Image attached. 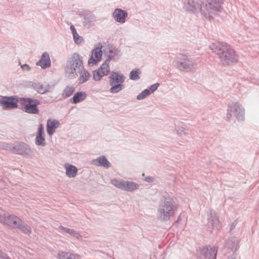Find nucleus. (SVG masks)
I'll return each mask as SVG.
<instances>
[{
	"label": "nucleus",
	"mask_w": 259,
	"mask_h": 259,
	"mask_svg": "<svg viewBox=\"0 0 259 259\" xmlns=\"http://www.w3.org/2000/svg\"><path fill=\"white\" fill-rule=\"evenodd\" d=\"M146 180L147 182H150V181H151V179H150V178H146Z\"/></svg>",
	"instance_id": "38"
},
{
	"label": "nucleus",
	"mask_w": 259,
	"mask_h": 259,
	"mask_svg": "<svg viewBox=\"0 0 259 259\" xmlns=\"http://www.w3.org/2000/svg\"><path fill=\"white\" fill-rule=\"evenodd\" d=\"M150 90L148 89H146L144 90L141 94H140L137 96V99L138 100H142L145 97H146L147 96L149 95L150 94Z\"/></svg>",
	"instance_id": "28"
},
{
	"label": "nucleus",
	"mask_w": 259,
	"mask_h": 259,
	"mask_svg": "<svg viewBox=\"0 0 259 259\" xmlns=\"http://www.w3.org/2000/svg\"><path fill=\"white\" fill-rule=\"evenodd\" d=\"M90 78V73L87 70H81L80 72V75L78 78L79 82L80 83H83L88 80Z\"/></svg>",
	"instance_id": "21"
},
{
	"label": "nucleus",
	"mask_w": 259,
	"mask_h": 259,
	"mask_svg": "<svg viewBox=\"0 0 259 259\" xmlns=\"http://www.w3.org/2000/svg\"><path fill=\"white\" fill-rule=\"evenodd\" d=\"M19 102L22 106V110L28 113L38 114L39 110L37 106L40 104L38 100H32L30 98H20Z\"/></svg>",
	"instance_id": "3"
},
{
	"label": "nucleus",
	"mask_w": 259,
	"mask_h": 259,
	"mask_svg": "<svg viewBox=\"0 0 259 259\" xmlns=\"http://www.w3.org/2000/svg\"><path fill=\"white\" fill-rule=\"evenodd\" d=\"M37 64H39L44 69L50 66L51 62L49 55L47 53H44Z\"/></svg>",
	"instance_id": "18"
},
{
	"label": "nucleus",
	"mask_w": 259,
	"mask_h": 259,
	"mask_svg": "<svg viewBox=\"0 0 259 259\" xmlns=\"http://www.w3.org/2000/svg\"><path fill=\"white\" fill-rule=\"evenodd\" d=\"M75 90L73 87H67L64 90L63 96L64 98H67L70 96L74 92Z\"/></svg>",
	"instance_id": "24"
},
{
	"label": "nucleus",
	"mask_w": 259,
	"mask_h": 259,
	"mask_svg": "<svg viewBox=\"0 0 259 259\" xmlns=\"http://www.w3.org/2000/svg\"><path fill=\"white\" fill-rule=\"evenodd\" d=\"M19 102L16 97H2L0 98V105L4 109L17 108Z\"/></svg>",
	"instance_id": "5"
},
{
	"label": "nucleus",
	"mask_w": 259,
	"mask_h": 259,
	"mask_svg": "<svg viewBox=\"0 0 259 259\" xmlns=\"http://www.w3.org/2000/svg\"><path fill=\"white\" fill-rule=\"evenodd\" d=\"M2 221V217L0 215V221Z\"/></svg>",
	"instance_id": "39"
},
{
	"label": "nucleus",
	"mask_w": 259,
	"mask_h": 259,
	"mask_svg": "<svg viewBox=\"0 0 259 259\" xmlns=\"http://www.w3.org/2000/svg\"><path fill=\"white\" fill-rule=\"evenodd\" d=\"M138 188V184L132 182L125 181L123 190L128 191H132L137 189Z\"/></svg>",
	"instance_id": "20"
},
{
	"label": "nucleus",
	"mask_w": 259,
	"mask_h": 259,
	"mask_svg": "<svg viewBox=\"0 0 259 259\" xmlns=\"http://www.w3.org/2000/svg\"><path fill=\"white\" fill-rule=\"evenodd\" d=\"M70 29L72 31L73 34H74L75 33H77L76 29L73 25H71L70 26Z\"/></svg>",
	"instance_id": "34"
},
{
	"label": "nucleus",
	"mask_w": 259,
	"mask_h": 259,
	"mask_svg": "<svg viewBox=\"0 0 259 259\" xmlns=\"http://www.w3.org/2000/svg\"><path fill=\"white\" fill-rule=\"evenodd\" d=\"M20 230H21L23 233L29 234L31 232L30 228L26 224L23 223L22 222L17 227Z\"/></svg>",
	"instance_id": "22"
},
{
	"label": "nucleus",
	"mask_w": 259,
	"mask_h": 259,
	"mask_svg": "<svg viewBox=\"0 0 259 259\" xmlns=\"http://www.w3.org/2000/svg\"><path fill=\"white\" fill-rule=\"evenodd\" d=\"M179 68L181 70H185L187 69V68L184 65V63H182L180 64V65L179 66Z\"/></svg>",
	"instance_id": "33"
},
{
	"label": "nucleus",
	"mask_w": 259,
	"mask_h": 259,
	"mask_svg": "<svg viewBox=\"0 0 259 259\" xmlns=\"http://www.w3.org/2000/svg\"><path fill=\"white\" fill-rule=\"evenodd\" d=\"M1 222L13 228H16L22 223V221L15 215H9L6 218L2 217Z\"/></svg>",
	"instance_id": "7"
},
{
	"label": "nucleus",
	"mask_w": 259,
	"mask_h": 259,
	"mask_svg": "<svg viewBox=\"0 0 259 259\" xmlns=\"http://www.w3.org/2000/svg\"><path fill=\"white\" fill-rule=\"evenodd\" d=\"M223 3V0H207V4L201 6V11L206 17L212 18L222 10Z\"/></svg>",
	"instance_id": "2"
},
{
	"label": "nucleus",
	"mask_w": 259,
	"mask_h": 259,
	"mask_svg": "<svg viewBox=\"0 0 259 259\" xmlns=\"http://www.w3.org/2000/svg\"><path fill=\"white\" fill-rule=\"evenodd\" d=\"M124 81V76L122 74L117 72H112L110 76V84L113 85L114 84H120Z\"/></svg>",
	"instance_id": "13"
},
{
	"label": "nucleus",
	"mask_w": 259,
	"mask_h": 259,
	"mask_svg": "<svg viewBox=\"0 0 259 259\" xmlns=\"http://www.w3.org/2000/svg\"><path fill=\"white\" fill-rule=\"evenodd\" d=\"M70 72L72 73L73 70L75 71L81 69L82 67V60L77 54H74L72 57Z\"/></svg>",
	"instance_id": "10"
},
{
	"label": "nucleus",
	"mask_w": 259,
	"mask_h": 259,
	"mask_svg": "<svg viewBox=\"0 0 259 259\" xmlns=\"http://www.w3.org/2000/svg\"><path fill=\"white\" fill-rule=\"evenodd\" d=\"M64 166L66 170V175L68 177L74 178L76 176L78 169L76 166L68 163H65Z\"/></svg>",
	"instance_id": "12"
},
{
	"label": "nucleus",
	"mask_w": 259,
	"mask_h": 259,
	"mask_svg": "<svg viewBox=\"0 0 259 259\" xmlns=\"http://www.w3.org/2000/svg\"><path fill=\"white\" fill-rule=\"evenodd\" d=\"M125 181L122 180L113 179L111 181V183L116 187L123 189Z\"/></svg>",
	"instance_id": "23"
},
{
	"label": "nucleus",
	"mask_w": 259,
	"mask_h": 259,
	"mask_svg": "<svg viewBox=\"0 0 259 259\" xmlns=\"http://www.w3.org/2000/svg\"><path fill=\"white\" fill-rule=\"evenodd\" d=\"M141 73L140 70L139 69H137L136 70H134L132 71L130 73V78L132 80H137L139 79V74Z\"/></svg>",
	"instance_id": "26"
},
{
	"label": "nucleus",
	"mask_w": 259,
	"mask_h": 259,
	"mask_svg": "<svg viewBox=\"0 0 259 259\" xmlns=\"http://www.w3.org/2000/svg\"><path fill=\"white\" fill-rule=\"evenodd\" d=\"M9 150L12 151L13 153L19 154H25L28 153L29 151L27 145L24 143H17L12 148L10 147Z\"/></svg>",
	"instance_id": "8"
},
{
	"label": "nucleus",
	"mask_w": 259,
	"mask_h": 259,
	"mask_svg": "<svg viewBox=\"0 0 259 259\" xmlns=\"http://www.w3.org/2000/svg\"><path fill=\"white\" fill-rule=\"evenodd\" d=\"M58 255L60 259H70L72 255L69 252L62 251L59 252Z\"/></svg>",
	"instance_id": "29"
},
{
	"label": "nucleus",
	"mask_w": 259,
	"mask_h": 259,
	"mask_svg": "<svg viewBox=\"0 0 259 259\" xmlns=\"http://www.w3.org/2000/svg\"><path fill=\"white\" fill-rule=\"evenodd\" d=\"M73 35L74 41H75L76 43L80 44L82 42V38L77 33H75L74 34H73Z\"/></svg>",
	"instance_id": "30"
},
{
	"label": "nucleus",
	"mask_w": 259,
	"mask_h": 259,
	"mask_svg": "<svg viewBox=\"0 0 259 259\" xmlns=\"http://www.w3.org/2000/svg\"><path fill=\"white\" fill-rule=\"evenodd\" d=\"M218 248L216 247H207L203 248V252L205 256L208 258L215 259Z\"/></svg>",
	"instance_id": "16"
},
{
	"label": "nucleus",
	"mask_w": 259,
	"mask_h": 259,
	"mask_svg": "<svg viewBox=\"0 0 259 259\" xmlns=\"http://www.w3.org/2000/svg\"><path fill=\"white\" fill-rule=\"evenodd\" d=\"M59 229L69 234H73L74 233V231L73 230L65 228L61 226L59 227Z\"/></svg>",
	"instance_id": "31"
},
{
	"label": "nucleus",
	"mask_w": 259,
	"mask_h": 259,
	"mask_svg": "<svg viewBox=\"0 0 259 259\" xmlns=\"http://www.w3.org/2000/svg\"><path fill=\"white\" fill-rule=\"evenodd\" d=\"M71 235L77 238H78L80 237V235L78 233L75 232V231L74 233Z\"/></svg>",
	"instance_id": "36"
},
{
	"label": "nucleus",
	"mask_w": 259,
	"mask_h": 259,
	"mask_svg": "<svg viewBox=\"0 0 259 259\" xmlns=\"http://www.w3.org/2000/svg\"><path fill=\"white\" fill-rule=\"evenodd\" d=\"M35 87L37 91L40 94H44L46 93L49 89L48 86L40 84L36 85Z\"/></svg>",
	"instance_id": "25"
},
{
	"label": "nucleus",
	"mask_w": 259,
	"mask_h": 259,
	"mask_svg": "<svg viewBox=\"0 0 259 259\" xmlns=\"http://www.w3.org/2000/svg\"><path fill=\"white\" fill-rule=\"evenodd\" d=\"M3 253H2V252L0 250V256L2 257H5L3 255Z\"/></svg>",
	"instance_id": "37"
},
{
	"label": "nucleus",
	"mask_w": 259,
	"mask_h": 259,
	"mask_svg": "<svg viewBox=\"0 0 259 259\" xmlns=\"http://www.w3.org/2000/svg\"><path fill=\"white\" fill-rule=\"evenodd\" d=\"M87 97V95L84 92H77L74 94L73 97L71 99V102L73 103L76 104L80 101L84 100Z\"/></svg>",
	"instance_id": "19"
},
{
	"label": "nucleus",
	"mask_w": 259,
	"mask_h": 259,
	"mask_svg": "<svg viewBox=\"0 0 259 259\" xmlns=\"http://www.w3.org/2000/svg\"><path fill=\"white\" fill-rule=\"evenodd\" d=\"M59 125V121L56 119H49L47 121V133L49 135H52L55 130Z\"/></svg>",
	"instance_id": "14"
},
{
	"label": "nucleus",
	"mask_w": 259,
	"mask_h": 259,
	"mask_svg": "<svg viewBox=\"0 0 259 259\" xmlns=\"http://www.w3.org/2000/svg\"><path fill=\"white\" fill-rule=\"evenodd\" d=\"M102 55V52L100 48H97L92 51V57L89 59L88 63L94 65L100 61Z\"/></svg>",
	"instance_id": "9"
},
{
	"label": "nucleus",
	"mask_w": 259,
	"mask_h": 259,
	"mask_svg": "<svg viewBox=\"0 0 259 259\" xmlns=\"http://www.w3.org/2000/svg\"><path fill=\"white\" fill-rule=\"evenodd\" d=\"M209 48L219 56L221 62L226 65H231L238 61V56L228 44L221 42L212 43Z\"/></svg>",
	"instance_id": "1"
},
{
	"label": "nucleus",
	"mask_w": 259,
	"mask_h": 259,
	"mask_svg": "<svg viewBox=\"0 0 259 259\" xmlns=\"http://www.w3.org/2000/svg\"><path fill=\"white\" fill-rule=\"evenodd\" d=\"M113 87L111 88L110 91L112 93H116L119 92L122 89V85L120 84H114L112 85Z\"/></svg>",
	"instance_id": "27"
},
{
	"label": "nucleus",
	"mask_w": 259,
	"mask_h": 259,
	"mask_svg": "<svg viewBox=\"0 0 259 259\" xmlns=\"http://www.w3.org/2000/svg\"><path fill=\"white\" fill-rule=\"evenodd\" d=\"M234 106H237V107H239V105H238L237 104H234Z\"/></svg>",
	"instance_id": "40"
},
{
	"label": "nucleus",
	"mask_w": 259,
	"mask_h": 259,
	"mask_svg": "<svg viewBox=\"0 0 259 259\" xmlns=\"http://www.w3.org/2000/svg\"><path fill=\"white\" fill-rule=\"evenodd\" d=\"M22 68L24 70H28L30 69L29 66L27 64H25L24 65L22 66Z\"/></svg>",
	"instance_id": "35"
},
{
	"label": "nucleus",
	"mask_w": 259,
	"mask_h": 259,
	"mask_svg": "<svg viewBox=\"0 0 259 259\" xmlns=\"http://www.w3.org/2000/svg\"><path fill=\"white\" fill-rule=\"evenodd\" d=\"M159 83H158L152 85L150 87V89H148L149 90H150V93L151 94L152 93L154 92L157 89Z\"/></svg>",
	"instance_id": "32"
},
{
	"label": "nucleus",
	"mask_w": 259,
	"mask_h": 259,
	"mask_svg": "<svg viewBox=\"0 0 259 259\" xmlns=\"http://www.w3.org/2000/svg\"><path fill=\"white\" fill-rule=\"evenodd\" d=\"M113 15L114 19L117 22L124 23L125 21V17L127 16V14L123 10L117 9L114 11Z\"/></svg>",
	"instance_id": "11"
},
{
	"label": "nucleus",
	"mask_w": 259,
	"mask_h": 259,
	"mask_svg": "<svg viewBox=\"0 0 259 259\" xmlns=\"http://www.w3.org/2000/svg\"><path fill=\"white\" fill-rule=\"evenodd\" d=\"M109 60H106L101 66L93 73V78L95 80H100L101 78L107 75L109 72Z\"/></svg>",
	"instance_id": "6"
},
{
	"label": "nucleus",
	"mask_w": 259,
	"mask_h": 259,
	"mask_svg": "<svg viewBox=\"0 0 259 259\" xmlns=\"http://www.w3.org/2000/svg\"><path fill=\"white\" fill-rule=\"evenodd\" d=\"M44 126L42 124H40L38 127V135L35 138V141L37 145L45 146V139L44 136Z\"/></svg>",
	"instance_id": "15"
},
{
	"label": "nucleus",
	"mask_w": 259,
	"mask_h": 259,
	"mask_svg": "<svg viewBox=\"0 0 259 259\" xmlns=\"http://www.w3.org/2000/svg\"><path fill=\"white\" fill-rule=\"evenodd\" d=\"M177 206H175L172 201H166L160 209V217L163 220H166L170 215L174 214V211L176 210Z\"/></svg>",
	"instance_id": "4"
},
{
	"label": "nucleus",
	"mask_w": 259,
	"mask_h": 259,
	"mask_svg": "<svg viewBox=\"0 0 259 259\" xmlns=\"http://www.w3.org/2000/svg\"><path fill=\"white\" fill-rule=\"evenodd\" d=\"M92 163L96 166H102L107 168L110 166V162L107 160L106 158L103 156L93 160Z\"/></svg>",
	"instance_id": "17"
}]
</instances>
